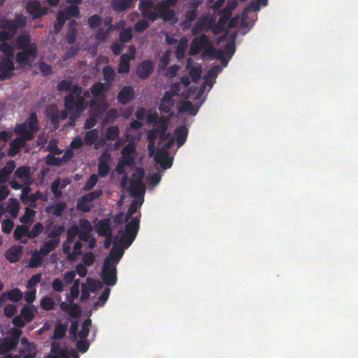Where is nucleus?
I'll list each match as a JSON object with an SVG mask.
<instances>
[{"label": "nucleus", "instance_id": "1", "mask_svg": "<svg viewBox=\"0 0 358 358\" xmlns=\"http://www.w3.org/2000/svg\"><path fill=\"white\" fill-rule=\"evenodd\" d=\"M39 129L37 115L35 113H31L27 124L26 122L18 124L14 128V132L20 136L10 142V147L7 151L8 156L13 157L17 155L21 148L26 145L27 141L34 139Z\"/></svg>", "mask_w": 358, "mask_h": 358}, {"label": "nucleus", "instance_id": "2", "mask_svg": "<svg viewBox=\"0 0 358 358\" xmlns=\"http://www.w3.org/2000/svg\"><path fill=\"white\" fill-rule=\"evenodd\" d=\"M70 92L71 94L64 97V108L68 111H73L74 116L79 117L87 107L86 101L81 97L82 88L78 85H72Z\"/></svg>", "mask_w": 358, "mask_h": 358}, {"label": "nucleus", "instance_id": "3", "mask_svg": "<svg viewBox=\"0 0 358 358\" xmlns=\"http://www.w3.org/2000/svg\"><path fill=\"white\" fill-rule=\"evenodd\" d=\"M140 228V217H135L126 224L121 243L124 248H129L134 241Z\"/></svg>", "mask_w": 358, "mask_h": 358}, {"label": "nucleus", "instance_id": "4", "mask_svg": "<svg viewBox=\"0 0 358 358\" xmlns=\"http://www.w3.org/2000/svg\"><path fill=\"white\" fill-rule=\"evenodd\" d=\"M36 310L34 305H24L20 310V314L13 318V324L17 328L24 327L27 323H29L34 320Z\"/></svg>", "mask_w": 358, "mask_h": 358}, {"label": "nucleus", "instance_id": "5", "mask_svg": "<svg viewBox=\"0 0 358 358\" xmlns=\"http://www.w3.org/2000/svg\"><path fill=\"white\" fill-rule=\"evenodd\" d=\"M38 55V47L35 43L30 45V48L22 50L17 52L15 59L17 63L21 68L26 66H31L33 60H34Z\"/></svg>", "mask_w": 358, "mask_h": 358}, {"label": "nucleus", "instance_id": "6", "mask_svg": "<svg viewBox=\"0 0 358 358\" xmlns=\"http://www.w3.org/2000/svg\"><path fill=\"white\" fill-rule=\"evenodd\" d=\"M101 277L103 282L108 286H114L117 283L116 266L109 263L108 259H105L103 261Z\"/></svg>", "mask_w": 358, "mask_h": 358}, {"label": "nucleus", "instance_id": "7", "mask_svg": "<svg viewBox=\"0 0 358 358\" xmlns=\"http://www.w3.org/2000/svg\"><path fill=\"white\" fill-rule=\"evenodd\" d=\"M27 19L25 16L20 13H16L13 20H8L6 17L3 20L0 27L2 29H9L15 34L18 29L23 28L27 26Z\"/></svg>", "mask_w": 358, "mask_h": 358}, {"label": "nucleus", "instance_id": "8", "mask_svg": "<svg viewBox=\"0 0 358 358\" xmlns=\"http://www.w3.org/2000/svg\"><path fill=\"white\" fill-rule=\"evenodd\" d=\"M14 58L1 57L0 59V80L10 79L15 76Z\"/></svg>", "mask_w": 358, "mask_h": 358}, {"label": "nucleus", "instance_id": "9", "mask_svg": "<svg viewBox=\"0 0 358 358\" xmlns=\"http://www.w3.org/2000/svg\"><path fill=\"white\" fill-rule=\"evenodd\" d=\"M177 95L176 92H173L171 91H166L163 97L160 101V106L159 109L161 113L164 114H168L170 116L173 115V112L172 111V108L175 106V100L174 96Z\"/></svg>", "mask_w": 358, "mask_h": 358}, {"label": "nucleus", "instance_id": "10", "mask_svg": "<svg viewBox=\"0 0 358 358\" xmlns=\"http://www.w3.org/2000/svg\"><path fill=\"white\" fill-rule=\"evenodd\" d=\"M210 43V38L202 34L199 36L194 37L190 43V48L189 50V55H196L200 53L206 46H208Z\"/></svg>", "mask_w": 358, "mask_h": 358}, {"label": "nucleus", "instance_id": "11", "mask_svg": "<svg viewBox=\"0 0 358 358\" xmlns=\"http://www.w3.org/2000/svg\"><path fill=\"white\" fill-rule=\"evenodd\" d=\"M26 10L27 13L31 16L33 20H36L46 15L48 8L41 6V3L37 0H31L27 3Z\"/></svg>", "mask_w": 358, "mask_h": 358}, {"label": "nucleus", "instance_id": "12", "mask_svg": "<svg viewBox=\"0 0 358 358\" xmlns=\"http://www.w3.org/2000/svg\"><path fill=\"white\" fill-rule=\"evenodd\" d=\"M140 176L138 178L134 179L131 181L129 192L133 197H138L144 194L145 187L142 182V178L144 176V171L142 169H138Z\"/></svg>", "mask_w": 358, "mask_h": 358}, {"label": "nucleus", "instance_id": "13", "mask_svg": "<svg viewBox=\"0 0 358 358\" xmlns=\"http://www.w3.org/2000/svg\"><path fill=\"white\" fill-rule=\"evenodd\" d=\"M136 152V146L134 143L127 144L121 151L122 155L121 163L127 166H132L135 164L134 155Z\"/></svg>", "mask_w": 358, "mask_h": 358}, {"label": "nucleus", "instance_id": "14", "mask_svg": "<svg viewBox=\"0 0 358 358\" xmlns=\"http://www.w3.org/2000/svg\"><path fill=\"white\" fill-rule=\"evenodd\" d=\"M155 69L153 62L150 59L142 62L136 69V74L138 77L142 80L148 78Z\"/></svg>", "mask_w": 358, "mask_h": 358}, {"label": "nucleus", "instance_id": "15", "mask_svg": "<svg viewBox=\"0 0 358 358\" xmlns=\"http://www.w3.org/2000/svg\"><path fill=\"white\" fill-rule=\"evenodd\" d=\"M96 231L100 236H110L113 234V226L110 218H104L99 220L95 225Z\"/></svg>", "mask_w": 358, "mask_h": 358}, {"label": "nucleus", "instance_id": "16", "mask_svg": "<svg viewBox=\"0 0 358 358\" xmlns=\"http://www.w3.org/2000/svg\"><path fill=\"white\" fill-rule=\"evenodd\" d=\"M155 160L163 169L171 168L173 164V159L169 157V152L164 150H158L157 151Z\"/></svg>", "mask_w": 358, "mask_h": 358}, {"label": "nucleus", "instance_id": "17", "mask_svg": "<svg viewBox=\"0 0 358 358\" xmlns=\"http://www.w3.org/2000/svg\"><path fill=\"white\" fill-rule=\"evenodd\" d=\"M157 11H159V19H162L164 22H177L175 11L166 5L157 6Z\"/></svg>", "mask_w": 358, "mask_h": 358}, {"label": "nucleus", "instance_id": "18", "mask_svg": "<svg viewBox=\"0 0 358 358\" xmlns=\"http://www.w3.org/2000/svg\"><path fill=\"white\" fill-rule=\"evenodd\" d=\"M17 345V338L6 336L0 339V355H3L9 351L15 350Z\"/></svg>", "mask_w": 358, "mask_h": 358}, {"label": "nucleus", "instance_id": "19", "mask_svg": "<svg viewBox=\"0 0 358 358\" xmlns=\"http://www.w3.org/2000/svg\"><path fill=\"white\" fill-rule=\"evenodd\" d=\"M69 323H62L57 321L55 328L52 336L50 337V341H57L64 338L66 336Z\"/></svg>", "mask_w": 358, "mask_h": 358}, {"label": "nucleus", "instance_id": "20", "mask_svg": "<svg viewBox=\"0 0 358 358\" xmlns=\"http://www.w3.org/2000/svg\"><path fill=\"white\" fill-rule=\"evenodd\" d=\"M134 99V94L132 87H124L117 94V100L124 105L127 104L129 102Z\"/></svg>", "mask_w": 358, "mask_h": 358}, {"label": "nucleus", "instance_id": "21", "mask_svg": "<svg viewBox=\"0 0 358 358\" xmlns=\"http://www.w3.org/2000/svg\"><path fill=\"white\" fill-rule=\"evenodd\" d=\"M158 133L157 137H159V143H163L168 138H170L171 134L167 132L168 126H167V120L162 117L160 118L159 126L158 128H156Z\"/></svg>", "mask_w": 358, "mask_h": 358}, {"label": "nucleus", "instance_id": "22", "mask_svg": "<svg viewBox=\"0 0 358 358\" xmlns=\"http://www.w3.org/2000/svg\"><path fill=\"white\" fill-rule=\"evenodd\" d=\"M22 255V247L17 245L10 248L6 252L5 257L6 259L10 263H15L18 262Z\"/></svg>", "mask_w": 358, "mask_h": 358}, {"label": "nucleus", "instance_id": "23", "mask_svg": "<svg viewBox=\"0 0 358 358\" xmlns=\"http://www.w3.org/2000/svg\"><path fill=\"white\" fill-rule=\"evenodd\" d=\"M135 0H113L111 3L112 8L115 12H124L133 8Z\"/></svg>", "mask_w": 358, "mask_h": 358}, {"label": "nucleus", "instance_id": "24", "mask_svg": "<svg viewBox=\"0 0 358 358\" xmlns=\"http://www.w3.org/2000/svg\"><path fill=\"white\" fill-rule=\"evenodd\" d=\"M176 136V143L178 147L185 144L188 136V129L185 126H178L174 130Z\"/></svg>", "mask_w": 358, "mask_h": 358}, {"label": "nucleus", "instance_id": "25", "mask_svg": "<svg viewBox=\"0 0 358 358\" xmlns=\"http://www.w3.org/2000/svg\"><path fill=\"white\" fill-rule=\"evenodd\" d=\"M124 255V250L122 248L117 247L115 244H114L112 248L109 255L106 258L109 259V263L114 264V265H117L120 262V259Z\"/></svg>", "mask_w": 358, "mask_h": 358}, {"label": "nucleus", "instance_id": "26", "mask_svg": "<svg viewBox=\"0 0 358 358\" xmlns=\"http://www.w3.org/2000/svg\"><path fill=\"white\" fill-rule=\"evenodd\" d=\"M31 41V36L27 32L18 36L16 38V44L18 49L26 50L27 48H30V45H32Z\"/></svg>", "mask_w": 358, "mask_h": 358}, {"label": "nucleus", "instance_id": "27", "mask_svg": "<svg viewBox=\"0 0 358 358\" xmlns=\"http://www.w3.org/2000/svg\"><path fill=\"white\" fill-rule=\"evenodd\" d=\"M131 59V57L127 53L121 55L117 69L119 73H128L129 72Z\"/></svg>", "mask_w": 358, "mask_h": 358}, {"label": "nucleus", "instance_id": "28", "mask_svg": "<svg viewBox=\"0 0 358 358\" xmlns=\"http://www.w3.org/2000/svg\"><path fill=\"white\" fill-rule=\"evenodd\" d=\"M29 227L24 224L17 225L14 231L13 236L17 241H20L22 243L26 244L27 240H22L24 236L27 237Z\"/></svg>", "mask_w": 358, "mask_h": 358}, {"label": "nucleus", "instance_id": "29", "mask_svg": "<svg viewBox=\"0 0 358 358\" xmlns=\"http://www.w3.org/2000/svg\"><path fill=\"white\" fill-rule=\"evenodd\" d=\"M65 228L63 225H55L53 229L48 234L50 241H57L60 243V236L64 233Z\"/></svg>", "mask_w": 358, "mask_h": 358}, {"label": "nucleus", "instance_id": "30", "mask_svg": "<svg viewBox=\"0 0 358 358\" xmlns=\"http://www.w3.org/2000/svg\"><path fill=\"white\" fill-rule=\"evenodd\" d=\"M58 241H50L45 242L43 247L40 248L39 253H41L43 256L48 255L50 252L55 250L56 248L58 247Z\"/></svg>", "mask_w": 358, "mask_h": 358}, {"label": "nucleus", "instance_id": "31", "mask_svg": "<svg viewBox=\"0 0 358 358\" xmlns=\"http://www.w3.org/2000/svg\"><path fill=\"white\" fill-rule=\"evenodd\" d=\"M178 113H187L190 115H194L196 114L197 110L194 108L190 101H185L178 107Z\"/></svg>", "mask_w": 358, "mask_h": 358}, {"label": "nucleus", "instance_id": "32", "mask_svg": "<svg viewBox=\"0 0 358 358\" xmlns=\"http://www.w3.org/2000/svg\"><path fill=\"white\" fill-rule=\"evenodd\" d=\"M187 39L186 38H182L179 41L177 46H176V56L177 59H181L184 58L185 54L186 52V49H187Z\"/></svg>", "mask_w": 358, "mask_h": 358}, {"label": "nucleus", "instance_id": "33", "mask_svg": "<svg viewBox=\"0 0 358 358\" xmlns=\"http://www.w3.org/2000/svg\"><path fill=\"white\" fill-rule=\"evenodd\" d=\"M99 138V131L97 129H91L85 133L84 142L88 145H94Z\"/></svg>", "mask_w": 358, "mask_h": 358}, {"label": "nucleus", "instance_id": "34", "mask_svg": "<svg viewBox=\"0 0 358 358\" xmlns=\"http://www.w3.org/2000/svg\"><path fill=\"white\" fill-rule=\"evenodd\" d=\"M5 292L8 300L14 303L20 301L23 296L22 292L18 288H14Z\"/></svg>", "mask_w": 358, "mask_h": 358}, {"label": "nucleus", "instance_id": "35", "mask_svg": "<svg viewBox=\"0 0 358 358\" xmlns=\"http://www.w3.org/2000/svg\"><path fill=\"white\" fill-rule=\"evenodd\" d=\"M14 175L16 178L20 179H28L31 176L30 167L28 166H20L15 170Z\"/></svg>", "mask_w": 358, "mask_h": 358}, {"label": "nucleus", "instance_id": "36", "mask_svg": "<svg viewBox=\"0 0 358 358\" xmlns=\"http://www.w3.org/2000/svg\"><path fill=\"white\" fill-rule=\"evenodd\" d=\"M34 210L26 208L24 214L20 218V222L22 224H31L34 222Z\"/></svg>", "mask_w": 358, "mask_h": 358}, {"label": "nucleus", "instance_id": "37", "mask_svg": "<svg viewBox=\"0 0 358 358\" xmlns=\"http://www.w3.org/2000/svg\"><path fill=\"white\" fill-rule=\"evenodd\" d=\"M120 137V129L117 126H111L106 129V138L108 141H115Z\"/></svg>", "mask_w": 358, "mask_h": 358}, {"label": "nucleus", "instance_id": "38", "mask_svg": "<svg viewBox=\"0 0 358 358\" xmlns=\"http://www.w3.org/2000/svg\"><path fill=\"white\" fill-rule=\"evenodd\" d=\"M209 27L207 26L205 19L199 20L192 27V34L193 35H197L203 31H208Z\"/></svg>", "mask_w": 358, "mask_h": 358}, {"label": "nucleus", "instance_id": "39", "mask_svg": "<svg viewBox=\"0 0 358 358\" xmlns=\"http://www.w3.org/2000/svg\"><path fill=\"white\" fill-rule=\"evenodd\" d=\"M40 306L44 310L49 311L55 308V302L52 298L44 296L41 300Z\"/></svg>", "mask_w": 358, "mask_h": 358}, {"label": "nucleus", "instance_id": "40", "mask_svg": "<svg viewBox=\"0 0 358 358\" xmlns=\"http://www.w3.org/2000/svg\"><path fill=\"white\" fill-rule=\"evenodd\" d=\"M67 20H69V16L62 11L58 12L57 14V22L54 24L55 30L57 31H60Z\"/></svg>", "mask_w": 358, "mask_h": 358}, {"label": "nucleus", "instance_id": "41", "mask_svg": "<svg viewBox=\"0 0 358 358\" xmlns=\"http://www.w3.org/2000/svg\"><path fill=\"white\" fill-rule=\"evenodd\" d=\"M78 327L79 322L78 320H73L71 322V326L69 330V338L72 341H77L78 336Z\"/></svg>", "mask_w": 358, "mask_h": 358}, {"label": "nucleus", "instance_id": "42", "mask_svg": "<svg viewBox=\"0 0 358 358\" xmlns=\"http://www.w3.org/2000/svg\"><path fill=\"white\" fill-rule=\"evenodd\" d=\"M91 324L92 320L90 318H87L83 322L81 329L78 331V336L80 338H87L90 333V327Z\"/></svg>", "mask_w": 358, "mask_h": 358}, {"label": "nucleus", "instance_id": "43", "mask_svg": "<svg viewBox=\"0 0 358 358\" xmlns=\"http://www.w3.org/2000/svg\"><path fill=\"white\" fill-rule=\"evenodd\" d=\"M43 225L41 222H37L34 225L31 230L29 229L27 238L31 239L38 237L43 232Z\"/></svg>", "mask_w": 358, "mask_h": 358}, {"label": "nucleus", "instance_id": "44", "mask_svg": "<svg viewBox=\"0 0 358 358\" xmlns=\"http://www.w3.org/2000/svg\"><path fill=\"white\" fill-rule=\"evenodd\" d=\"M78 231L80 233H91L92 226L90 221L85 218H83L79 221Z\"/></svg>", "mask_w": 358, "mask_h": 358}, {"label": "nucleus", "instance_id": "45", "mask_svg": "<svg viewBox=\"0 0 358 358\" xmlns=\"http://www.w3.org/2000/svg\"><path fill=\"white\" fill-rule=\"evenodd\" d=\"M78 226L77 224H73L67 230L66 241H67L68 243H73L76 236H78Z\"/></svg>", "mask_w": 358, "mask_h": 358}, {"label": "nucleus", "instance_id": "46", "mask_svg": "<svg viewBox=\"0 0 358 358\" xmlns=\"http://www.w3.org/2000/svg\"><path fill=\"white\" fill-rule=\"evenodd\" d=\"M0 51L5 55V57L14 58V48L11 44L8 43H1Z\"/></svg>", "mask_w": 358, "mask_h": 358}, {"label": "nucleus", "instance_id": "47", "mask_svg": "<svg viewBox=\"0 0 358 358\" xmlns=\"http://www.w3.org/2000/svg\"><path fill=\"white\" fill-rule=\"evenodd\" d=\"M40 255H41L38 250L33 252L29 264L30 268H37L41 266L42 258Z\"/></svg>", "mask_w": 358, "mask_h": 358}, {"label": "nucleus", "instance_id": "48", "mask_svg": "<svg viewBox=\"0 0 358 358\" xmlns=\"http://www.w3.org/2000/svg\"><path fill=\"white\" fill-rule=\"evenodd\" d=\"M105 91V83H96L91 87L90 92L94 97L100 96Z\"/></svg>", "mask_w": 358, "mask_h": 358}, {"label": "nucleus", "instance_id": "49", "mask_svg": "<svg viewBox=\"0 0 358 358\" xmlns=\"http://www.w3.org/2000/svg\"><path fill=\"white\" fill-rule=\"evenodd\" d=\"M103 75L104 80L108 83H112L115 80V73L110 66H106L103 68Z\"/></svg>", "mask_w": 358, "mask_h": 358}, {"label": "nucleus", "instance_id": "50", "mask_svg": "<svg viewBox=\"0 0 358 358\" xmlns=\"http://www.w3.org/2000/svg\"><path fill=\"white\" fill-rule=\"evenodd\" d=\"M113 222L115 224L113 226V228L115 229L117 226L120 225L121 224L128 222L129 220V218H127V216L124 214L122 212H120L118 214L115 215L112 217Z\"/></svg>", "mask_w": 358, "mask_h": 358}, {"label": "nucleus", "instance_id": "51", "mask_svg": "<svg viewBox=\"0 0 358 358\" xmlns=\"http://www.w3.org/2000/svg\"><path fill=\"white\" fill-rule=\"evenodd\" d=\"M69 315L71 318L77 319L82 315V311L80 306L75 303H71V308L68 311Z\"/></svg>", "mask_w": 358, "mask_h": 358}, {"label": "nucleus", "instance_id": "52", "mask_svg": "<svg viewBox=\"0 0 358 358\" xmlns=\"http://www.w3.org/2000/svg\"><path fill=\"white\" fill-rule=\"evenodd\" d=\"M102 18L97 14H94L88 18L89 27L92 29L98 28L101 25Z\"/></svg>", "mask_w": 358, "mask_h": 358}, {"label": "nucleus", "instance_id": "53", "mask_svg": "<svg viewBox=\"0 0 358 358\" xmlns=\"http://www.w3.org/2000/svg\"><path fill=\"white\" fill-rule=\"evenodd\" d=\"M132 30L131 28L122 29L119 34V38L121 43H127L132 38Z\"/></svg>", "mask_w": 358, "mask_h": 358}, {"label": "nucleus", "instance_id": "54", "mask_svg": "<svg viewBox=\"0 0 358 358\" xmlns=\"http://www.w3.org/2000/svg\"><path fill=\"white\" fill-rule=\"evenodd\" d=\"M45 162L48 166H60L62 165L60 158L56 157L52 154H48L45 157Z\"/></svg>", "mask_w": 358, "mask_h": 358}, {"label": "nucleus", "instance_id": "55", "mask_svg": "<svg viewBox=\"0 0 358 358\" xmlns=\"http://www.w3.org/2000/svg\"><path fill=\"white\" fill-rule=\"evenodd\" d=\"M110 171V166L106 162L100 161L98 164V174L100 177H106Z\"/></svg>", "mask_w": 358, "mask_h": 358}, {"label": "nucleus", "instance_id": "56", "mask_svg": "<svg viewBox=\"0 0 358 358\" xmlns=\"http://www.w3.org/2000/svg\"><path fill=\"white\" fill-rule=\"evenodd\" d=\"M170 62V51L167 50L165 52L162 56L160 57L158 66L161 70L165 69L169 63Z\"/></svg>", "mask_w": 358, "mask_h": 358}, {"label": "nucleus", "instance_id": "57", "mask_svg": "<svg viewBox=\"0 0 358 358\" xmlns=\"http://www.w3.org/2000/svg\"><path fill=\"white\" fill-rule=\"evenodd\" d=\"M78 6V5L72 4L66 7V15L69 16V18L70 17H80V9Z\"/></svg>", "mask_w": 358, "mask_h": 358}, {"label": "nucleus", "instance_id": "58", "mask_svg": "<svg viewBox=\"0 0 358 358\" xmlns=\"http://www.w3.org/2000/svg\"><path fill=\"white\" fill-rule=\"evenodd\" d=\"M77 209L82 212L87 213L90 211L91 206L88 205V202L82 196L77 202Z\"/></svg>", "mask_w": 358, "mask_h": 358}, {"label": "nucleus", "instance_id": "59", "mask_svg": "<svg viewBox=\"0 0 358 358\" xmlns=\"http://www.w3.org/2000/svg\"><path fill=\"white\" fill-rule=\"evenodd\" d=\"M154 6L152 0H140L138 8L141 13L150 10Z\"/></svg>", "mask_w": 358, "mask_h": 358}, {"label": "nucleus", "instance_id": "60", "mask_svg": "<svg viewBox=\"0 0 358 358\" xmlns=\"http://www.w3.org/2000/svg\"><path fill=\"white\" fill-rule=\"evenodd\" d=\"M150 27V23L145 19L139 20L134 24V30L136 32H143Z\"/></svg>", "mask_w": 358, "mask_h": 358}, {"label": "nucleus", "instance_id": "61", "mask_svg": "<svg viewBox=\"0 0 358 358\" xmlns=\"http://www.w3.org/2000/svg\"><path fill=\"white\" fill-rule=\"evenodd\" d=\"M52 208V214L57 217H59L66 208V203L65 202H59L53 206Z\"/></svg>", "mask_w": 358, "mask_h": 358}, {"label": "nucleus", "instance_id": "62", "mask_svg": "<svg viewBox=\"0 0 358 358\" xmlns=\"http://www.w3.org/2000/svg\"><path fill=\"white\" fill-rule=\"evenodd\" d=\"M103 194V191L101 189H97L94 192H90L83 196L88 203L92 202L95 199L99 198Z\"/></svg>", "mask_w": 358, "mask_h": 358}, {"label": "nucleus", "instance_id": "63", "mask_svg": "<svg viewBox=\"0 0 358 358\" xmlns=\"http://www.w3.org/2000/svg\"><path fill=\"white\" fill-rule=\"evenodd\" d=\"M76 346L80 352L85 353L88 350L90 344L86 338H80V340L77 341Z\"/></svg>", "mask_w": 358, "mask_h": 358}, {"label": "nucleus", "instance_id": "64", "mask_svg": "<svg viewBox=\"0 0 358 358\" xmlns=\"http://www.w3.org/2000/svg\"><path fill=\"white\" fill-rule=\"evenodd\" d=\"M98 178L95 174H92L84 185V190L89 191L93 189V187L97 183Z\"/></svg>", "mask_w": 358, "mask_h": 358}]
</instances>
